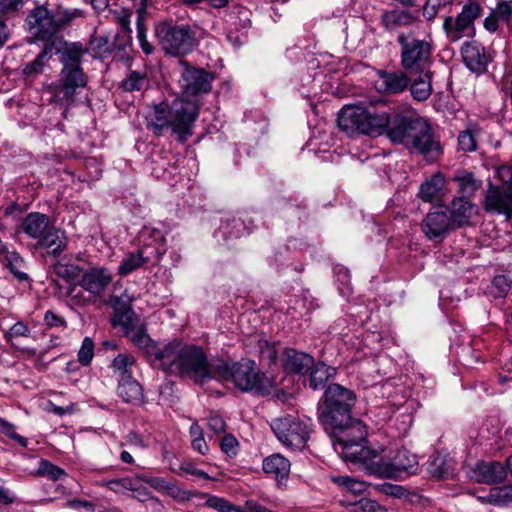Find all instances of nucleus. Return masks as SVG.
<instances>
[{
	"mask_svg": "<svg viewBox=\"0 0 512 512\" xmlns=\"http://www.w3.org/2000/svg\"><path fill=\"white\" fill-rule=\"evenodd\" d=\"M337 122L338 127L349 136L387 133L393 143L404 145L430 162L442 154V147L434 137L432 127L418 117L398 114L391 121L386 111H376L362 105H345L338 113Z\"/></svg>",
	"mask_w": 512,
	"mask_h": 512,
	"instance_id": "1",
	"label": "nucleus"
},
{
	"mask_svg": "<svg viewBox=\"0 0 512 512\" xmlns=\"http://www.w3.org/2000/svg\"><path fill=\"white\" fill-rule=\"evenodd\" d=\"M179 85L182 96L171 103L161 102L150 108L146 119L148 127L161 135L165 129H171L180 142L192 135V127L198 117L199 104L196 97L211 90L212 76L204 71L180 62Z\"/></svg>",
	"mask_w": 512,
	"mask_h": 512,
	"instance_id": "2",
	"label": "nucleus"
},
{
	"mask_svg": "<svg viewBox=\"0 0 512 512\" xmlns=\"http://www.w3.org/2000/svg\"><path fill=\"white\" fill-rule=\"evenodd\" d=\"M160 369L167 374L179 375L203 384L217 378L216 365L211 364L200 346L173 340L159 352Z\"/></svg>",
	"mask_w": 512,
	"mask_h": 512,
	"instance_id": "3",
	"label": "nucleus"
},
{
	"mask_svg": "<svg viewBox=\"0 0 512 512\" xmlns=\"http://www.w3.org/2000/svg\"><path fill=\"white\" fill-rule=\"evenodd\" d=\"M331 429V437L335 452L345 461L360 464L363 468L366 460L370 458L375 448L365 446L367 429L359 419H348L341 425H328Z\"/></svg>",
	"mask_w": 512,
	"mask_h": 512,
	"instance_id": "4",
	"label": "nucleus"
},
{
	"mask_svg": "<svg viewBox=\"0 0 512 512\" xmlns=\"http://www.w3.org/2000/svg\"><path fill=\"white\" fill-rule=\"evenodd\" d=\"M218 380H230L242 392L268 395L274 389V382L263 373L252 360H243L231 365L220 362L216 365Z\"/></svg>",
	"mask_w": 512,
	"mask_h": 512,
	"instance_id": "5",
	"label": "nucleus"
},
{
	"mask_svg": "<svg viewBox=\"0 0 512 512\" xmlns=\"http://www.w3.org/2000/svg\"><path fill=\"white\" fill-rule=\"evenodd\" d=\"M418 467L417 456L405 448L387 450L375 448L366 460L364 469L379 477L400 478L403 474H414Z\"/></svg>",
	"mask_w": 512,
	"mask_h": 512,
	"instance_id": "6",
	"label": "nucleus"
},
{
	"mask_svg": "<svg viewBox=\"0 0 512 512\" xmlns=\"http://www.w3.org/2000/svg\"><path fill=\"white\" fill-rule=\"evenodd\" d=\"M85 50L79 43L66 46L61 54L63 64L60 81L55 85L54 97L56 101L72 103L77 89L83 88L87 77L81 68V60Z\"/></svg>",
	"mask_w": 512,
	"mask_h": 512,
	"instance_id": "7",
	"label": "nucleus"
},
{
	"mask_svg": "<svg viewBox=\"0 0 512 512\" xmlns=\"http://www.w3.org/2000/svg\"><path fill=\"white\" fill-rule=\"evenodd\" d=\"M20 231L29 238L36 240L38 248L44 249L48 254L59 256L67 246L65 233L56 228L45 214L29 213L20 225Z\"/></svg>",
	"mask_w": 512,
	"mask_h": 512,
	"instance_id": "8",
	"label": "nucleus"
},
{
	"mask_svg": "<svg viewBox=\"0 0 512 512\" xmlns=\"http://www.w3.org/2000/svg\"><path fill=\"white\" fill-rule=\"evenodd\" d=\"M122 300L123 296L116 299L113 304L116 311L113 319L114 325L121 326L130 341L144 351L150 357L152 364L160 369V360L157 358L159 352L163 351V347H157L155 342L146 333L143 325L139 323L137 315L130 307L120 308Z\"/></svg>",
	"mask_w": 512,
	"mask_h": 512,
	"instance_id": "9",
	"label": "nucleus"
},
{
	"mask_svg": "<svg viewBox=\"0 0 512 512\" xmlns=\"http://www.w3.org/2000/svg\"><path fill=\"white\" fill-rule=\"evenodd\" d=\"M397 42L400 45V64L404 71L415 73L432 70L434 60L430 38L419 39L411 33H400Z\"/></svg>",
	"mask_w": 512,
	"mask_h": 512,
	"instance_id": "10",
	"label": "nucleus"
},
{
	"mask_svg": "<svg viewBox=\"0 0 512 512\" xmlns=\"http://www.w3.org/2000/svg\"><path fill=\"white\" fill-rule=\"evenodd\" d=\"M155 34L163 50L170 55L188 54L196 46L195 31L188 24L161 22L156 25Z\"/></svg>",
	"mask_w": 512,
	"mask_h": 512,
	"instance_id": "11",
	"label": "nucleus"
},
{
	"mask_svg": "<svg viewBox=\"0 0 512 512\" xmlns=\"http://www.w3.org/2000/svg\"><path fill=\"white\" fill-rule=\"evenodd\" d=\"M325 408L321 413L324 425H341L348 419L356 396L353 391L339 385L330 384L324 394Z\"/></svg>",
	"mask_w": 512,
	"mask_h": 512,
	"instance_id": "12",
	"label": "nucleus"
},
{
	"mask_svg": "<svg viewBox=\"0 0 512 512\" xmlns=\"http://www.w3.org/2000/svg\"><path fill=\"white\" fill-rule=\"evenodd\" d=\"M270 426L283 445L295 450L305 447L311 431L310 420L297 415H284L273 419Z\"/></svg>",
	"mask_w": 512,
	"mask_h": 512,
	"instance_id": "13",
	"label": "nucleus"
},
{
	"mask_svg": "<svg viewBox=\"0 0 512 512\" xmlns=\"http://www.w3.org/2000/svg\"><path fill=\"white\" fill-rule=\"evenodd\" d=\"M483 7L477 0H468L462 4L461 11L456 17L447 16L443 21L446 37L457 42L465 37L475 35V20L483 14Z\"/></svg>",
	"mask_w": 512,
	"mask_h": 512,
	"instance_id": "14",
	"label": "nucleus"
},
{
	"mask_svg": "<svg viewBox=\"0 0 512 512\" xmlns=\"http://www.w3.org/2000/svg\"><path fill=\"white\" fill-rule=\"evenodd\" d=\"M496 176L501 185H489L485 196V209L510 217L512 215V167H499Z\"/></svg>",
	"mask_w": 512,
	"mask_h": 512,
	"instance_id": "15",
	"label": "nucleus"
},
{
	"mask_svg": "<svg viewBox=\"0 0 512 512\" xmlns=\"http://www.w3.org/2000/svg\"><path fill=\"white\" fill-rule=\"evenodd\" d=\"M55 10L44 5L36 6L27 16L29 32L38 39H48L59 31Z\"/></svg>",
	"mask_w": 512,
	"mask_h": 512,
	"instance_id": "16",
	"label": "nucleus"
},
{
	"mask_svg": "<svg viewBox=\"0 0 512 512\" xmlns=\"http://www.w3.org/2000/svg\"><path fill=\"white\" fill-rule=\"evenodd\" d=\"M112 272L104 266H93L84 269L79 284L83 290L94 297L101 296L112 282Z\"/></svg>",
	"mask_w": 512,
	"mask_h": 512,
	"instance_id": "17",
	"label": "nucleus"
},
{
	"mask_svg": "<svg viewBox=\"0 0 512 512\" xmlns=\"http://www.w3.org/2000/svg\"><path fill=\"white\" fill-rule=\"evenodd\" d=\"M139 248L142 251L150 252L152 261L159 260L167 250L166 237L163 230L153 227L144 226L139 232Z\"/></svg>",
	"mask_w": 512,
	"mask_h": 512,
	"instance_id": "18",
	"label": "nucleus"
},
{
	"mask_svg": "<svg viewBox=\"0 0 512 512\" xmlns=\"http://www.w3.org/2000/svg\"><path fill=\"white\" fill-rule=\"evenodd\" d=\"M453 225L445 211L434 210L423 219L422 231L429 240L440 242L447 236Z\"/></svg>",
	"mask_w": 512,
	"mask_h": 512,
	"instance_id": "19",
	"label": "nucleus"
},
{
	"mask_svg": "<svg viewBox=\"0 0 512 512\" xmlns=\"http://www.w3.org/2000/svg\"><path fill=\"white\" fill-rule=\"evenodd\" d=\"M506 475V467L502 463L496 461L477 462L469 472V477L472 480L486 484L502 482L506 478Z\"/></svg>",
	"mask_w": 512,
	"mask_h": 512,
	"instance_id": "20",
	"label": "nucleus"
},
{
	"mask_svg": "<svg viewBox=\"0 0 512 512\" xmlns=\"http://www.w3.org/2000/svg\"><path fill=\"white\" fill-rule=\"evenodd\" d=\"M463 61L467 68L475 73L486 71L491 55L477 42H466L461 48Z\"/></svg>",
	"mask_w": 512,
	"mask_h": 512,
	"instance_id": "21",
	"label": "nucleus"
},
{
	"mask_svg": "<svg viewBox=\"0 0 512 512\" xmlns=\"http://www.w3.org/2000/svg\"><path fill=\"white\" fill-rule=\"evenodd\" d=\"M410 84V77L404 71H380L377 87L389 94H399Z\"/></svg>",
	"mask_w": 512,
	"mask_h": 512,
	"instance_id": "22",
	"label": "nucleus"
},
{
	"mask_svg": "<svg viewBox=\"0 0 512 512\" xmlns=\"http://www.w3.org/2000/svg\"><path fill=\"white\" fill-rule=\"evenodd\" d=\"M409 74L412 75L409 84L412 98L418 102L429 99L433 92L432 79L434 72L425 70Z\"/></svg>",
	"mask_w": 512,
	"mask_h": 512,
	"instance_id": "23",
	"label": "nucleus"
},
{
	"mask_svg": "<svg viewBox=\"0 0 512 512\" xmlns=\"http://www.w3.org/2000/svg\"><path fill=\"white\" fill-rule=\"evenodd\" d=\"M450 219L456 226H463L477 213V207L466 197H455L449 207Z\"/></svg>",
	"mask_w": 512,
	"mask_h": 512,
	"instance_id": "24",
	"label": "nucleus"
},
{
	"mask_svg": "<svg viewBox=\"0 0 512 512\" xmlns=\"http://www.w3.org/2000/svg\"><path fill=\"white\" fill-rule=\"evenodd\" d=\"M262 468L266 474L273 477L279 485H282L288 479L290 462L280 454H273L263 460Z\"/></svg>",
	"mask_w": 512,
	"mask_h": 512,
	"instance_id": "25",
	"label": "nucleus"
},
{
	"mask_svg": "<svg viewBox=\"0 0 512 512\" xmlns=\"http://www.w3.org/2000/svg\"><path fill=\"white\" fill-rule=\"evenodd\" d=\"M75 260L80 261V256L77 255ZM84 269L85 268L74 262L73 257L67 256L63 257L53 266V271L58 277L64 279L68 283H73L76 285L79 284V278L82 277Z\"/></svg>",
	"mask_w": 512,
	"mask_h": 512,
	"instance_id": "26",
	"label": "nucleus"
},
{
	"mask_svg": "<svg viewBox=\"0 0 512 512\" xmlns=\"http://www.w3.org/2000/svg\"><path fill=\"white\" fill-rule=\"evenodd\" d=\"M314 365V359L303 352L294 349H286L284 367L287 371L297 374L308 372Z\"/></svg>",
	"mask_w": 512,
	"mask_h": 512,
	"instance_id": "27",
	"label": "nucleus"
},
{
	"mask_svg": "<svg viewBox=\"0 0 512 512\" xmlns=\"http://www.w3.org/2000/svg\"><path fill=\"white\" fill-rule=\"evenodd\" d=\"M452 180L457 184L461 197H472L482 186V181L468 170H457Z\"/></svg>",
	"mask_w": 512,
	"mask_h": 512,
	"instance_id": "28",
	"label": "nucleus"
},
{
	"mask_svg": "<svg viewBox=\"0 0 512 512\" xmlns=\"http://www.w3.org/2000/svg\"><path fill=\"white\" fill-rule=\"evenodd\" d=\"M382 22L386 29L393 30L398 27L412 26L419 22V19L407 10H391L382 15Z\"/></svg>",
	"mask_w": 512,
	"mask_h": 512,
	"instance_id": "29",
	"label": "nucleus"
},
{
	"mask_svg": "<svg viewBox=\"0 0 512 512\" xmlns=\"http://www.w3.org/2000/svg\"><path fill=\"white\" fill-rule=\"evenodd\" d=\"M53 50V44L46 43L41 52L37 55V57L23 67L22 73L25 76V78L34 79L39 74H41L44 70L45 65L52 58Z\"/></svg>",
	"mask_w": 512,
	"mask_h": 512,
	"instance_id": "30",
	"label": "nucleus"
},
{
	"mask_svg": "<svg viewBox=\"0 0 512 512\" xmlns=\"http://www.w3.org/2000/svg\"><path fill=\"white\" fill-rule=\"evenodd\" d=\"M150 255V252L142 251L140 248L134 252L127 253L118 266V274L120 276L131 274L145 263L151 262Z\"/></svg>",
	"mask_w": 512,
	"mask_h": 512,
	"instance_id": "31",
	"label": "nucleus"
},
{
	"mask_svg": "<svg viewBox=\"0 0 512 512\" xmlns=\"http://www.w3.org/2000/svg\"><path fill=\"white\" fill-rule=\"evenodd\" d=\"M136 366V359L127 353L118 354L112 361L110 368L117 381L133 378V369Z\"/></svg>",
	"mask_w": 512,
	"mask_h": 512,
	"instance_id": "32",
	"label": "nucleus"
},
{
	"mask_svg": "<svg viewBox=\"0 0 512 512\" xmlns=\"http://www.w3.org/2000/svg\"><path fill=\"white\" fill-rule=\"evenodd\" d=\"M117 394L124 402L134 405L141 403L143 398L142 387L134 377L119 381Z\"/></svg>",
	"mask_w": 512,
	"mask_h": 512,
	"instance_id": "33",
	"label": "nucleus"
},
{
	"mask_svg": "<svg viewBox=\"0 0 512 512\" xmlns=\"http://www.w3.org/2000/svg\"><path fill=\"white\" fill-rule=\"evenodd\" d=\"M444 185V176L441 173H437L420 186L418 195L425 202L436 201L440 198Z\"/></svg>",
	"mask_w": 512,
	"mask_h": 512,
	"instance_id": "34",
	"label": "nucleus"
},
{
	"mask_svg": "<svg viewBox=\"0 0 512 512\" xmlns=\"http://www.w3.org/2000/svg\"><path fill=\"white\" fill-rule=\"evenodd\" d=\"M310 370L309 386L313 390H318L324 387L327 380L336 374L335 368L328 366L323 362L314 363Z\"/></svg>",
	"mask_w": 512,
	"mask_h": 512,
	"instance_id": "35",
	"label": "nucleus"
},
{
	"mask_svg": "<svg viewBox=\"0 0 512 512\" xmlns=\"http://www.w3.org/2000/svg\"><path fill=\"white\" fill-rule=\"evenodd\" d=\"M148 85L146 70L130 71L127 77L121 82V88L127 92L140 91Z\"/></svg>",
	"mask_w": 512,
	"mask_h": 512,
	"instance_id": "36",
	"label": "nucleus"
},
{
	"mask_svg": "<svg viewBox=\"0 0 512 512\" xmlns=\"http://www.w3.org/2000/svg\"><path fill=\"white\" fill-rule=\"evenodd\" d=\"M481 346H483V343L480 339L474 340L472 346H462L458 353L461 363L465 366H472L473 364L480 362L482 359V354L480 352Z\"/></svg>",
	"mask_w": 512,
	"mask_h": 512,
	"instance_id": "37",
	"label": "nucleus"
},
{
	"mask_svg": "<svg viewBox=\"0 0 512 512\" xmlns=\"http://www.w3.org/2000/svg\"><path fill=\"white\" fill-rule=\"evenodd\" d=\"M35 476L46 477L50 480L57 481L66 476L65 471L54 465L48 460L42 459L39 462V467L34 473Z\"/></svg>",
	"mask_w": 512,
	"mask_h": 512,
	"instance_id": "38",
	"label": "nucleus"
},
{
	"mask_svg": "<svg viewBox=\"0 0 512 512\" xmlns=\"http://www.w3.org/2000/svg\"><path fill=\"white\" fill-rule=\"evenodd\" d=\"M511 280L505 275H497L491 282L489 293L494 298L505 297L511 289Z\"/></svg>",
	"mask_w": 512,
	"mask_h": 512,
	"instance_id": "39",
	"label": "nucleus"
},
{
	"mask_svg": "<svg viewBox=\"0 0 512 512\" xmlns=\"http://www.w3.org/2000/svg\"><path fill=\"white\" fill-rule=\"evenodd\" d=\"M332 480L354 495L361 494L367 489V484L364 481L354 479L349 476H337Z\"/></svg>",
	"mask_w": 512,
	"mask_h": 512,
	"instance_id": "40",
	"label": "nucleus"
},
{
	"mask_svg": "<svg viewBox=\"0 0 512 512\" xmlns=\"http://www.w3.org/2000/svg\"><path fill=\"white\" fill-rule=\"evenodd\" d=\"M29 338L31 337V330L28 325L23 321H17L7 331L4 332V339L8 343H12L15 338Z\"/></svg>",
	"mask_w": 512,
	"mask_h": 512,
	"instance_id": "41",
	"label": "nucleus"
},
{
	"mask_svg": "<svg viewBox=\"0 0 512 512\" xmlns=\"http://www.w3.org/2000/svg\"><path fill=\"white\" fill-rule=\"evenodd\" d=\"M102 485L106 486L108 489L115 493L124 494L127 491H131V489H134V479L130 477L118 478L103 482Z\"/></svg>",
	"mask_w": 512,
	"mask_h": 512,
	"instance_id": "42",
	"label": "nucleus"
},
{
	"mask_svg": "<svg viewBox=\"0 0 512 512\" xmlns=\"http://www.w3.org/2000/svg\"><path fill=\"white\" fill-rule=\"evenodd\" d=\"M475 129H468L459 133L458 146L464 152H472L477 148Z\"/></svg>",
	"mask_w": 512,
	"mask_h": 512,
	"instance_id": "43",
	"label": "nucleus"
},
{
	"mask_svg": "<svg viewBox=\"0 0 512 512\" xmlns=\"http://www.w3.org/2000/svg\"><path fill=\"white\" fill-rule=\"evenodd\" d=\"M94 348L95 345L93 340L90 337H85L78 351V361L83 366H87L92 361L94 357Z\"/></svg>",
	"mask_w": 512,
	"mask_h": 512,
	"instance_id": "44",
	"label": "nucleus"
},
{
	"mask_svg": "<svg viewBox=\"0 0 512 512\" xmlns=\"http://www.w3.org/2000/svg\"><path fill=\"white\" fill-rule=\"evenodd\" d=\"M205 505L219 512H235L238 508L232 506L226 499L214 495H205Z\"/></svg>",
	"mask_w": 512,
	"mask_h": 512,
	"instance_id": "45",
	"label": "nucleus"
},
{
	"mask_svg": "<svg viewBox=\"0 0 512 512\" xmlns=\"http://www.w3.org/2000/svg\"><path fill=\"white\" fill-rule=\"evenodd\" d=\"M55 13H56L57 19L59 20V21H57L59 29L62 28L63 26H65L66 24L70 23L74 19L84 16L83 11L78 8L63 9V10L58 9V10H55Z\"/></svg>",
	"mask_w": 512,
	"mask_h": 512,
	"instance_id": "46",
	"label": "nucleus"
},
{
	"mask_svg": "<svg viewBox=\"0 0 512 512\" xmlns=\"http://www.w3.org/2000/svg\"><path fill=\"white\" fill-rule=\"evenodd\" d=\"M151 163L154 165L151 167L152 175L156 178H166L165 174L167 172V165L170 163V155L165 157L160 155L153 156Z\"/></svg>",
	"mask_w": 512,
	"mask_h": 512,
	"instance_id": "47",
	"label": "nucleus"
},
{
	"mask_svg": "<svg viewBox=\"0 0 512 512\" xmlns=\"http://www.w3.org/2000/svg\"><path fill=\"white\" fill-rule=\"evenodd\" d=\"M496 506H506L512 503V485L492 487Z\"/></svg>",
	"mask_w": 512,
	"mask_h": 512,
	"instance_id": "48",
	"label": "nucleus"
},
{
	"mask_svg": "<svg viewBox=\"0 0 512 512\" xmlns=\"http://www.w3.org/2000/svg\"><path fill=\"white\" fill-rule=\"evenodd\" d=\"M0 431L7 437L16 441L20 446L27 447L28 440L25 437L17 434L15 431V426L2 418H0Z\"/></svg>",
	"mask_w": 512,
	"mask_h": 512,
	"instance_id": "49",
	"label": "nucleus"
},
{
	"mask_svg": "<svg viewBox=\"0 0 512 512\" xmlns=\"http://www.w3.org/2000/svg\"><path fill=\"white\" fill-rule=\"evenodd\" d=\"M90 48L97 57H105L112 52L108 40L105 37H95L90 42Z\"/></svg>",
	"mask_w": 512,
	"mask_h": 512,
	"instance_id": "50",
	"label": "nucleus"
},
{
	"mask_svg": "<svg viewBox=\"0 0 512 512\" xmlns=\"http://www.w3.org/2000/svg\"><path fill=\"white\" fill-rule=\"evenodd\" d=\"M136 26H137V39L139 41L141 49L146 55H150L153 52L154 48L147 40V35H146L147 29L145 27V24H144V22L136 21Z\"/></svg>",
	"mask_w": 512,
	"mask_h": 512,
	"instance_id": "51",
	"label": "nucleus"
},
{
	"mask_svg": "<svg viewBox=\"0 0 512 512\" xmlns=\"http://www.w3.org/2000/svg\"><path fill=\"white\" fill-rule=\"evenodd\" d=\"M335 273L337 281H339L343 285V287L338 288L339 293L342 296L348 297L351 293L350 276L348 271L344 268H339Z\"/></svg>",
	"mask_w": 512,
	"mask_h": 512,
	"instance_id": "52",
	"label": "nucleus"
},
{
	"mask_svg": "<svg viewBox=\"0 0 512 512\" xmlns=\"http://www.w3.org/2000/svg\"><path fill=\"white\" fill-rule=\"evenodd\" d=\"M238 442L232 435H225L220 443V447L223 453L229 457H233L237 454Z\"/></svg>",
	"mask_w": 512,
	"mask_h": 512,
	"instance_id": "53",
	"label": "nucleus"
},
{
	"mask_svg": "<svg viewBox=\"0 0 512 512\" xmlns=\"http://www.w3.org/2000/svg\"><path fill=\"white\" fill-rule=\"evenodd\" d=\"M492 12L503 21H508L512 17V1H501Z\"/></svg>",
	"mask_w": 512,
	"mask_h": 512,
	"instance_id": "54",
	"label": "nucleus"
},
{
	"mask_svg": "<svg viewBox=\"0 0 512 512\" xmlns=\"http://www.w3.org/2000/svg\"><path fill=\"white\" fill-rule=\"evenodd\" d=\"M179 470L182 472V473H186V474H190L198 479H204V480H210V476L204 472L203 470L201 469H198L195 464L191 463V462H183L180 467H179Z\"/></svg>",
	"mask_w": 512,
	"mask_h": 512,
	"instance_id": "55",
	"label": "nucleus"
},
{
	"mask_svg": "<svg viewBox=\"0 0 512 512\" xmlns=\"http://www.w3.org/2000/svg\"><path fill=\"white\" fill-rule=\"evenodd\" d=\"M134 489H131V492H133V497L137 499L140 502H145L148 500H155L158 501L157 498H155L145 487H142L139 485V483L136 482V479H134Z\"/></svg>",
	"mask_w": 512,
	"mask_h": 512,
	"instance_id": "56",
	"label": "nucleus"
},
{
	"mask_svg": "<svg viewBox=\"0 0 512 512\" xmlns=\"http://www.w3.org/2000/svg\"><path fill=\"white\" fill-rule=\"evenodd\" d=\"M379 490L386 495L401 498L405 495V489L402 486L394 485L390 483H384L379 486Z\"/></svg>",
	"mask_w": 512,
	"mask_h": 512,
	"instance_id": "57",
	"label": "nucleus"
},
{
	"mask_svg": "<svg viewBox=\"0 0 512 512\" xmlns=\"http://www.w3.org/2000/svg\"><path fill=\"white\" fill-rule=\"evenodd\" d=\"M44 322L48 327H64L66 325L65 320L51 310L45 312Z\"/></svg>",
	"mask_w": 512,
	"mask_h": 512,
	"instance_id": "58",
	"label": "nucleus"
},
{
	"mask_svg": "<svg viewBox=\"0 0 512 512\" xmlns=\"http://www.w3.org/2000/svg\"><path fill=\"white\" fill-rule=\"evenodd\" d=\"M208 426L214 433H222L225 430L224 420L216 414H211L208 418Z\"/></svg>",
	"mask_w": 512,
	"mask_h": 512,
	"instance_id": "59",
	"label": "nucleus"
},
{
	"mask_svg": "<svg viewBox=\"0 0 512 512\" xmlns=\"http://www.w3.org/2000/svg\"><path fill=\"white\" fill-rule=\"evenodd\" d=\"M242 226V223L238 219H233L231 223H227L223 229L224 234H228L229 237H240L242 235V232L240 231V227Z\"/></svg>",
	"mask_w": 512,
	"mask_h": 512,
	"instance_id": "60",
	"label": "nucleus"
},
{
	"mask_svg": "<svg viewBox=\"0 0 512 512\" xmlns=\"http://www.w3.org/2000/svg\"><path fill=\"white\" fill-rule=\"evenodd\" d=\"M149 481L150 487L159 492H168L174 488L170 482L166 481L164 478L161 477H153V479Z\"/></svg>",
	"mask_w": 512,
	"mask_h": 512,
	"instance_id": "61",
	"label": "nucleus"
},
{
	"mask_svg": "<svg viewBox=\"0 0 512 512\" xmlns=\"http://www.w3.org/2000/svg\"><path fill=\"white\" fill-rule=\"evenodd\" d=\"M66 506L70 507V508H75V509L84 508L89 512L95 511L94 503L87 501V500L73 499V500L68 501L66 503Z\"/></svg>",
	"mask_w": 512,
	"mask_h": 512,
	"instance_id": "62",
	"label": "nucleus"
},
{
	"mask_svg": "<svg viewBox=\"0 0 512 512\" xmlns=\"http://www.w3.org/2000/svg\"><path fill=\"white\" fill-rule=\"evenodd\" d=\"M438 4L437 3H432L431 0H428L426 2V4L424 5L423 7V16L425 17L426 20L428 21H432L434 20V18L436 17L437 13H438Z\"/></svg>",
	"mask_w": 512,
	"mask_h": 512,
	"instance_id": "63",
	"label": "nucleus"
},
{
	"mask_svg": "<svg viewBox=\"0 0 512 512\" xmlns=\"http://www.w3.org/2000/svg\"><path fill=\"white\" fill-rule=\"evenodd\" d=\"M244 512H274L264 507L260 503L254 500H248L245 503V511Z\"/></svg>",
	"mask_w": 512,
	"mask_h": 512,
	"instance_id": "64",
	"label": "nucleus"
}]
</instances>
